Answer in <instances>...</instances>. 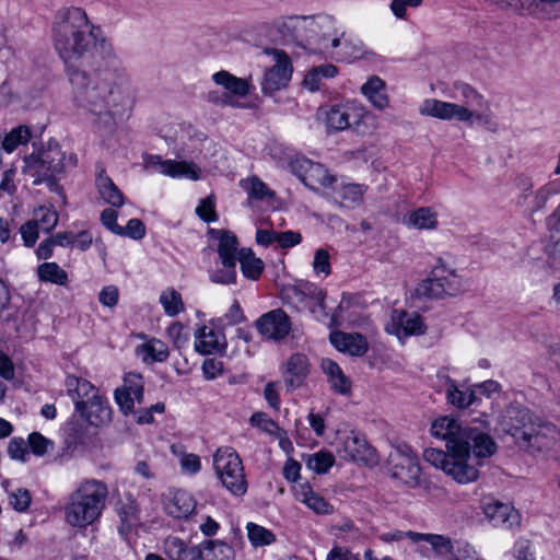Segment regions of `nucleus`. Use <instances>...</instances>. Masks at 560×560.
<instances>
[{
    "label": "nucleus",
    "mask_w": 560,
    "mask_h": 560,
    "mask_svg": "<svg viewBox=\"0 0 560 560\" xmlns=\"http://www.w3.org/2000/svg\"><path fill=\"white\" fill-rule=\"evenodd\" d=\"M249 421L252 425L257 427L270 435H275L281 429L277 422L268 417V415L265 412L253 413Z\"/></svg>",
    "instance_id": "54"
},
{
    "label": "nucleus",
    "mask_w": 560,
    "mask_h": 560,
    "mask_svg": "<svg viewBox=\"0 0 560 560\" xmlns=\"http://www.w3.org/2000/svg\"><path fill=\"white\" fill-rule=\"evenodd\" d=\"M95 187L104 202L112 207H121L125 198L116 184L106 175L103 167H98L95 178Z\"/></svg>",
    "instance_id": "31"
},
{
    "label": "nucleus",
    "mask_w": 560,
    "mask_h": 560,
    "mask_svg": "<svg viewBox=\"0 0 560 560\" xmlns=\"http://www.w3.org/2000/svg\"><path fill=\"white\" fill-rule=\"evenodd\" d=\"M500 424L518 447L529 452L548 450L555 439V427L525 407H509Z\"/></svg>",
    "instance_id": "2"
},
{
    "label": "nucleus",
    "mask_w": 560,
    "mask_h": 560,
    "mask_svg": "<svg viewBox=\"0 0 560 560\" xmlns=\"http://www.w3.org/2000/svg\"><path fill=\"white\" fill-rule=\"evenodd\" d=\"M120 236H128L132 240H141L145 235V226L139 219H130L125 228L121 226Z\"/></svg>",
    "instance_id": "60"
},
{
    "label": "nucleus",
    "mask_w": 560,
    "mask_h": 560,
    "mask_svg": "<svg viewBox=\"0 0 560 560\" xmlns=\"http://www.w3.org/2000/svg\"><path fill=\"white\" fill-rule=\"evenodd\" d=\"M404 223L418 230H434L438 226L436 212L429 207H421L408 213Z\"/></svg>",
    "instance_id": "36"
},
{
    "label": "nucleus",
    "mask_w": 560,
    "mask_h": 560,
    "mask_svg": "<svg viewBox=\"0 0 560 560\" xmlns=\"http://www.w3.org/2000/svg\"><path fill=\"white\" fill-rule=\"evenodd\" d=\"M9 504L18 512H25L32 501L31 493L25 488H13L8 491Z\"/></svg>",
    "instance_id": "52"
},
{
    "label": "nucleus",
    "mask_w": 560,
    "mask_h": 560,
    "mask_svg": "<svg viewBox=\"0 0 560 560\" xmlns=\"http://www.w3.org/2000/svg\"><path fill=\"white\" fill-rule=\"evenodd\" d=\"M136 353L144 363L164 362L170 354L166 343L155 338L138 346Z\"/></svg>",
    "instance_id": "34"
},
{
    "label": "nucleus",
    "mask_w": 560,
    "mask_h": 560,
    "mask_svg": "<svg viewBox=\"0 0 560 560\" xmlns=\"http://www.w3.org/2000/svg\"><path fill=\"white\" fill-rule=\"evenodd\" d=\"M159 302L162 305L164 313L171 317L178 315L185 310L180 293L173 288H167L162 291Z\"/></svg>",
    "instance_id": "48"
},
{
    "label": "nucleus",
    "mask_w": 560,
    "mask_h": 560,
    "mask_svg": "<svg viewBox=\"0 0 560 560\" xmlns=\"http://www.w3.org/2000/svg\"><path fill=\"white\" fill-rule=\"evenodd\" d=\"M165 176L177 179L198 180L201 177V168L192 162L170 160V166Z\"/></svg>",
    "instance_id": "41"
},
{
    "label": "nucleus",
    "mask_w": 560,
    "mask_h": 560,
    "mask_svg": "<svg viewBox=\"0 0 560 560\" xmlns=\"http://www.w3.org/2000/svg\"><path fill=\"white\" fill-rule=\"evenodd\" d=\"M119 517L121 522L119 533L121 536H126L132 528L139 525V508L135 500H129L128 503L121 506Z\"/></svg>",
    "instance_id": "47"
},
{
    "label": "nucleus",
    "mask_w": 560,
    "mask_h": 560,
    "mask_svg": "<svg viewBox=\"0 0 560 560\" xmlns=\"http://www.w3.org/2000/svg\"><path fill=\"white\" fill-rule=\"evenodd\" d=\"M313 270L316 275L324 273L325 276L330 275V255L327 249L318 248L315 250L313 260Z\"/></svg>",
    "instance_id": "55"
},
{
    "label": "nucleus",
    "mask_w": 560,
    "mask_h": 560,
    "mask_svg": "<svg viewBox=\"0 0 560 560\" xmlns=\"http://www.w3.org/2000/svg\"><path fill=\"white\" fill-rule=\"evenodd\" d=\"M335 182L336 177L331 175L322 164L315 162L312 170L308 172V175L305 176L303 183L308 188L317 190L320 187H331Z\"/></svg>",
    "instance_id": "42"
},
{
    "label": "nucleus",
    "mask_w": 560,
    "mask_h": 560,
    "mask_svg": "<svg viewBox=\"0 0 560 560\" xmlns=\"http://www.w3.org/2000/svg\"><path fill=\"white\" fill-rule=\"evenodd\" d=\"M423 0H392L390 11L397 19H406L408 8H418Z\"/></svg>",
    "instance_id": "61"
},
{
    "label": "nucleus",
    "mask_w": 560,
    "mask_h": 560,
    "mask_svg": "<svg viewBox=\"0 0 560 560\" xmlns=\"http://www.w3.org/2000/svg\"><path fill=\"white\" fill-rule=\"evenodd\" d=\"M529 18L557 20L560 18V0H529Z\"/></svg>",
    "instance_id": "38"
},
{
    "label": "nucleus",
    "mask_w": 560,
    "mask_h": 560,
    "mask_svg": "<svg viewBox=\"0 0 560 560\" xmlns=\"http://www.w3.org/2000/svg\"><path fill=\"white\" fill-rule=\"evenodd\" d=\"M448 560H483L472 546L467 542L458 545L454 550L453 557Z\"/></svg>",
    "instance_id": "64"
},
{
    "label": "nucleus",
    "mask_w": 560,
    "mask_h": 560,
    "mask_svg": "<svg viewBox=\"0 0 560 560\" xmlns=\"http://www.w3.org/2000/svg\"><path fill=\"white\" fill-rule=\"evenodd\" d=\"M412 538H416L417 542L419 541H425L428 542L432 550L435 552L439 557H445L451 556L453 557L454 553V545L450 537L439 534H422L419 533V535H412Z\"/></svg>",
    "instance_id": "40"
},
{
    "label": "nucleus",
    "mask_w": 560,
    "mask_h": 560,
    "mask_svg": "<svg viewBox=\"0 0 560 560\" xmlns=\"http://www.w3.org/2000/svg\"><path fill=\"white\" fill-rule=\"evenodd\" d=\"M294 495L296 500L318 514H329L332 512V506L323 497L315 493L307 482L298 485L294 488Z\"/></svg>",
    "instance_id": "32"
},
{
    "label": "nucleus",
    "mask_w": 560,
    "mask_h": 560,
    "mask_svg": "<svg viewBox=\"0 0 560 560\" xmlns=\"http://www.w3.org/2000/svg\"><path fill=\"white\" fill-rule=\"evenodd\" d=\"M499 11L518 16H529V0H483Z\"/></svg>",
    "instance_id": "50"
},
{
    "label": "nucleus",
    "mask_w": 560,
    "mask_h": 560,
    "mask_svg": "<svg viewBox=\"0 0 560 560\" xmlns=\"http://www.w3.org/2000/svg\"><path fill=\"white\" fill-rule=\"evenodd\" d=\"M186 544L177 538H168L165 542V550L171 560H182Z\"/></svg>",
    "instance_id": "63"
},
{
    "label": "nucleus",
    "mask_w": 560,
    "mask_h": 560,
    "mask_svg": "<svg viewBox=\"0 0 560 560\" xmlns=\"http://www.w3.org/2000/svg\"><path fill=\"white\" fill-rule=\"evenodd\" d=\"M275 27L284 42L301 44L310 39L306 32H315L316 23L305 16L280 18L275 22Z\"/></svg>",
    "instance_id": "16"
},
{
    "label": "nucleus",
    "mask_w": 560,
    "mask_h": 560,
    "mask_svg": "<svg viewBox=\"0 0 560 560\" xmlns=\"http://www.w3.org/2000/svg\"><path fill=\"white\" fill-rule=\"evenodd\" d=\"M423 458L432 466L440 468L445 472L446 464H448L451 459V452L448 450L447 452H444L439 448L429 447L424 450Z\"/></svg>",
    "instance_id": "53"
},
{
    "label": "nucleus",
    "mask_w": 560,
    "mask_h": 560,
    "mask_svg": "<svg viewBox=\"0 0 560 560\" xmlns=\"http://www.w3.org/2000/svg\"><path fill=\"white\" fill-rule=\"evenodd\" d=\"M464 441L470 450L472 448L474 455L479 462L482 458L492 456L497 451V444L493 439L478 428L466 427Z\"/></svg>",
    "instance_id": "28"
},
{
    "label": "nucleus",
    "mask_w": 560,
    "mask_h": 560,
    "mask_svg": "<svg viewBox=\"0 0 560 560\" xmlns=\"http://www.w3.org/2000/svg\"><path fill=\"white\" fill-rule=\"evenodd\" d=\"M144 383L141 375L129 373L124 378V384L115 390V400L122 413L133 412L135 404H141L143 399Z\"/></svg>",
    "instance_id": "15"
},
{
    "label": "nucleus",
    "mask_w": 560,
    "mask_h": 560,
    "mask_svg": "<svg viewBox=\"0 0 560 560\" xmlns=\"http://www.w3.org/2000/svg\"><path fill=\"white\" fill-rule=\"evenodd\" d=\"M196 213L200 219L206 222H213L218 219L215 212V202L214 199L209 196L200 201L198 207L196 208Z\"/></svg>",
    "instance_id": "57"
},
{
    "label": "nucleus",
    "mask_w": 560,
    "mask_h": 560,
    "mask_svg": "<svg viewBox=\"0 0 560 560\" xmlns=\"http://www.w3.org/2000/svg\"><path fill=\"white\" fill-rule=\"evenodd\" d=\"M335 457L330 452L319 451L307 456L306 466L316 474H325L334 465Z\"/></svg>",
    "instance_id": "51"
},
{
    "label": "nucleus",
    "mask_w": 560,
    "mask_h": 560,
    "mask_svg": "<svg viewBox=\"0 0 560 560\" xmlns=\"http://www.w3.org/2000/svg\"><path fill=\"white\" fill-rule=\"evenodd\" d=\"M264 52L271 57L273 65L266 70L261 89L266 94H272L288 86L293 73L289 55L281 49L265 48Z\"/></svg>",
    "instance_id": "13"
},
{
    "label": "nucleus",
    "mask_w": 560,
    "mask_h": 560,
    "mask_svg": "<svg viewBox=\"0 0 560 560\" xmlns=\"http://www.w3.org/2000/svg\"><path fill=\"white\" fill-rule=\"evenodd\" d=\"M247 539L253 548H264L271 546L277 540L276 534L256 523L247 522Z\"/></svg>",
    "instance_id": "43"
},
{
    "label": "nucleus",
    "mask_w": 560,
    "mask_h": 560,
    "mask_svg": "<svg viewBox=\"0 0 560 560\" xmlns=\"http://www.w3.org/2000/svg\"><path fill=\"white\" fill-rule=\"evenodd\" d=\"M32 137L30 127L20 125L8 132L2 141V149L7 153L14 152L20 145L26 144Z\"/></svg>",
    "instance_id": "46"
},
{
    "label": "nucleus",
    "mask_w": 560,
    "mask_h": 560,
    "mask_svg": "<svg viewBox=\"0 0 560 560\" xmlns=\"http://www.w3.org/2000/svg\"><path fill=\"white\" fill-rule=\"evenodd\" d=\"M454 86L460 93L462 104L428 98L421 104L419 113L441 120L471 122L475 116L472 107L482 106L483 97L467 83H456Z\"/></svg>",
    "instance_id": "4"
},
{
    "label": "nucleus",
    "mask_w": 560,
    "mask_h": 560,
    "mask_svg": "<svg viewBox=\"0 0 560 560\" xmlns=\"http://www.w3.org/2000/svg\"><path fill=\"white\" fill-rule=\"evenodd\" d=\"M485 514L495 527L512 529L521 525V514L512 505L499 501L487 503Z\"/></svg>",
    "instance_id": "23"
},
{
    "label": "nucleus",
    "mask_w": 560,
    "mask_h": 560,
    "mask_svg": "<svg viewBox=\"0 0 560 560\" xmlns=\"http://www.w3.org/2000/svg\"><path fill=\"white\" fill-rule=\"evenodd\" d=\"M32 221L40 231L49 233L58 223V213L50 206H40L34 210Z\"/></svg>",
    "instance_id": "49"
},
{
    "label": "nucleus",
    "mask_w": 560,
    "mask_h": 560,
    "mask_svg": "<svg viewBox=\"0 0 560 560\" xmlns=\"http://www.w3.org/2000/svg\"><path fill=\"white\" fill-rule=\"evenodd\" d=\"M208 236L215 243L217 252L222 265V269H218L212 272L211 280L223 284L233 283L236 278V236L230 231L218 229H209Z\"/></svg>",
    "instance_id": "7"
},
{
    "label": "nucleus",
    "mask_w": 560,
    "mask_h": 560,
    "mask_svg": "<svg viewBox=\"0 0 560 560\" xmlns=\"http://www.w3.org/2000/svg\"><path fill=\"white\" fill-rule=\"evenodd\" d=\"M431 433L435 438L446 441V450L448 445L465 443L464 433L466 427H462L455 419L450 417H441L436 419L431 425Z\"/></svg>",
    "instance_id": "29"
},
{
    "label": "nucleus",
    "mask_w": 560,
    "mask_h": 560,
    "mask_svg": "<svg viewBox=\"0 0 560 560\" xmlns=\"http://www.w3.org/2000/svg\"><path fill=\"white\" fill-rule=\"evenodd\" d=\"M385 330L401 339L411 335H422L425 332V327L419 314L393 310Z\"/></svg>",
    "instance_id": "18"
},
{
    "label": "nucleus",
    "mask_w": 560,
    "mask_h": 560,
    "mask_svg": "<svg viewBox=\"0 0 560 560\" xmlns=\"http://www.w3.org/2000/svg\"><path fill=\"white\" fill-rule=\"evenodd\" d=\"M51 38L57 54L67 65L75 106L84 112L95 133L101 137L112 135L126 102L125 72L120 68H113L89 74L73 66L94 51L115 58L112 43L79 7L62 8L56 13Z\"/></svg>",
    "instance_id": "1"
},
{
    "label": "nucleus",
    "mask_w": 560,
    "mask_h": 560,
    "mask_svg": "<svg viewBox=\"0 0 560 560\" xmlns=\"http://www.w3.org/2000/svg\"><path fill=\"white\" fill-rule=\"evenodd\" d=\"M162 504L168 516L184 520L195 512L197 503L190 492L182 489H171L164 494Z\"/></svg>",
    "instance_id": "19"
},
{
    "label": "nucleus",
    "mask_w": 560,
    "mask_h": 560,
    "mask_svg": "<svg viewBox=\"0 0 560 560\" xmlns=\"http://www.w3.org/2000/svg\"><path fill=\"white\" fill-rule=\"evenodd\" d=\"M342 458L357 463L372 464L376 460L375 450L359 433L350 432L339 450Z\"/></svg>",
    "instance_id": "21"
},
{
    "label": "nucleus",
    "mask_w": 560,
    "mask_h": 560,
    "mask_svg": "<svg viewBox=\"0 0 560 560\" xmlns=\"http://www.w3.org/2000/svg\"><path fill=\"white\" fill-rule=\"evenodd\" d=\"M75 411L79 412L84 421L94 427L104 425L112 418V408L108 400L103 396L90 404H85L83 407H79Z\"/></svg>",
    "instance_id": "30"
},
{
    "label": "nucleus",
    "mask_w": 560,
    "mask_h": 560,
    "mask_svg": "<svg viewBox=\"0 0 560 560\" xmlns=\"http://www.w3.org/2000/svg\"><path fill=\"white\" fill-rule=\"evenodd\" d=\"M390 476L409 488H427L428 481L421 476V468L416 454L410 447H397L388 456Z\"/></svg>",
    "instance_id": "10"
},
{
    "label": "nucleus",
    "mask_w": 560,
    "mask_h": 560,
    "mask_svg": "<svg viewBox=\"0 0 560 560\" xmlns=\"http://www.w3.org/2000/svg\"><path fill=\"white\" fill-rule=\"evenodd\" d=\"M329 339L336 349L351 355L361 357L369 350L366 338L359 332L332 331Z\"/></svg>",
    "instance_id": "27"
},
{
    "label": "nucleus",
    "mask_w": 560,
    "mask_h": 560,
    "mask_svg": "<svg viewBox=\"0 0 560 560\" xmlns=\"http://www.w3.org/2000/svg\"><path fill=\"white\" fill-rule=\"evenodd\" d=\"M364 192L365 187L360 184H345L336 190L340 205L348 208L360 205Z\"/></svg>",
    "instance_id": "45"
},
{
    "label": "nucleus",
    "mask_w": 560,
    "mask_h": 560,
    "mask_svg": "<svg viewBox=\"0 0 560 560\" xmlns=\"http://www.w3.org/2000/svg\"><path fill=\"white\" fill-rule=\"evenodd\" d=\"M215 85L222 91L211 90L207 94V100L219 106L240 107L245 97V80L237 78L226 70H220L211 75Z\"/></svg>",
    "instance_id": "11"
},
{
    "label": "nucleus",
    "mask_w": 560,
    "mask_h": 560,
    "mask_svg": "<svg viewBox=\"0 0 560 560\" xmlns=\"http://www.w3.org/2000/svg\"><path fill=\"white\" fill-rule=\"evenodd\" d=\"M39 228L32 221H27L20 228V234L23 240V244L26 247H33L39 236Z\"/></svg>",
    "instance_id": "59"
},
{
    "label": "nucleus",
    "mask_w": 560,
    "mask_h": 560,
    "mask_svg": "<svg viewBox=\"0 0 560 560\" xmlns=\"http://www.w3.org/2000/svg\"><path fill=\"white\" fill-rule=\"evenodd\" d=\"M277 194L258 176L247 178V206L261 209L276 208Z\"/></svg>",
    "instance_id": "24"
},
{
    "label": "nucleus",
    "mask_w": 560,
    "mask_h": 560,
    "mask_svg": "<svg viewBox=\"0 0 560 560\" xmlns=\"http://www.w3.org/2000/svg\"><path fill=\"white\" fill-rule=\"evenodd\" d=\"M225 346L223 335L212 325H203L195 332V349L201 354L220 352Z\"/></svg>",
    "instance_id": "25"
},
{
    "label": "nucleus",
    "mask_w": 560,
    "mask_h": 560,
    "mask_svg": "<svg viewBox=\"0 0 560 560\" xmlns=\"http://www.w3.org/2000/svg\"><path fill=\"white\" fill-rule=\"evenodd\" d=\"M326 292L310 281H298L293 285H289L282 290V299L289 303L294 304H304V306H308L312 312H314L313 306H318L320 312L327 316L326 305H325Z\"/></svg>",
    "instance_id": "14"
},
{
    "label": "nucleus",
    "mask_w": 560,
    "mask_h": 560,
    "mask_svg": "<svg viewBox=\"0 0 560 560\" xmlns=\"http://www.w3.org/2000/svg\"><path fill=\"white\" fill-rule=\"evenodd\" d=\"M317 119L324 122L328 132H338L355 127L364 118L363 107L354 102L327 104L318 107Z\"/></svg>",
    "instance_id": "9"
},
{
    "label": "nucleus",
    "mask_w": 560,
    "mask_h": 560,
    "mask_svg": "<svg viewBox=\"0 0 560 560\" xmlns=\"http://www.w3.org/2000/svg\"><path fill=\"white\" fill-rule=\"evenodd\" d=\"M167 337L172 340L176 348L185 346L188 341V334L183 324L176 322L167 328Z\"/></svg>",
    "instance_id": "58"
},
{
    "label": "nucleus",
    "mask_w": 560,
    "mask_h": 560,
    "mask_svg": "<svg viewBox=\"0 0 560 560\" xmlns=\"http://www.w3.org/2000/svg\"><path fill=\"white\" fill-rule=\"evenodd\" d=\"M255 325L262 336L275 340L283 339L291 330L290 318L281 308L264 314Z\"/></svg>",
    "instance_id": "20"
},
{
    "label": "nucleus",
    "mask_w": 560,
    "mask_h": 560,
    "mask_svg": "<svg viewBox=\"0 0 560 560\" xmlns=\"http://www.w3.org/2000/svg\"><path fill=\"white\" fill-rule=\"evenodd\" d=\"M448 451L451 452V459L446 464L445 474L460 485L476 481L479 478L481 462L471 456L467 443L450 444Z\"/></svg>",
    "instance_id": "12"
},
{
    "label": "nucleus",
    "mask_w": 560,
    "mask_h": 560,
    "mask_svg": "<svg viewBox=\"0 0 560 560\" xmlns=\"http://www.w3.org/2000/svg\"><path fill=\"white\" fill-rule=\"evenodd\" d=\"M144 167L151 172L165 175L170 166V160H163L162 156L156 154L147 155L143 160Z\"/></svg>",
    "instance_id": "62"
},
{
    "label": "nucleus",
    "mask_w": 560,
    "mask_h": 560,
    "mask_svg": "<svg viewBox=\"0 0 560 560\" xmlns=\"http://www.w3.org/2000/svg\"><path fill=\"white\" fill-rule=\"evenodd\" d=\"M310 373V362L305 354H291L283 365L282 376L288 392L301 387Z\"/></svg>",
    "instance_id": "22"
},
{
    "label": "nucleus",
    "mask_w": 560,
    "mask_h": 560,
    "mask_svg": "<svg viewBox=\"0 0 560 560\" xmlns=\"http://www.w3.org/2000/svg\"><path fill=\"white\" fill-rule=\"evenodd\" d=\"M361 92L377 109H385L389 104V98L386 94V84L377 75L371 77L361 86Z\"/></svg>",
    "instance_id": "33"
},
{
    "label": "nucleus",
    "mask_w": 560,
    "mask_h": 560,
    "mask_svg": "<svg viewBox=\"0 0 560 560\" xmlns=\"http://www.w3.org/2000/svg\"><path fill=\"white\" fill-rule=\"evenodd\" d=\"M465 290L462 277L455 270H450L445 265L439 264L433 268L432 276L418 285L417 293L429 299H442L458 295Z\"/></svg>",
    "instance_id": "8"
},
{
    "label": "nucleus",
    "mask_w": 560,
    "mask_h": 560,
    "mask_svg": "<svg viewBox=\"0 0 560 560\" xmlns=\"http://www.w3.org/2000/svg\"><path fill=\"white\" fill-rule=\"evenodd\" d=\"M265 269L264 261L256 257L252 248L247 247V279L258 280Z\"/></svg>",
    "instance_id": "56"
},
{
    "label": "nucleus",
    "mask_w": 560,
    "mask_h": 560,
    "mask_svg": "<svg viewBox=\"0 0 560 560\" xmlns=\"http://www.w3.org/2000/svg\"><path fill=\"white\" fill-rule=\"evenodd\" d=\"M38 279L57 285L68 283V273L57 262H43L37 267Z\"/></svg>",
    "instance_id": "44"
},
{
    "label": "nucleus",
    "mask_w": 560,
    "mask_h": 560,
    "mask_svg": "<svg viewBox=\"0 0 560 560\" xmlns=\"http://www.w3.org/2000/svg\"><path fill=\"white\" fill-rule=\"evenodd\" d=\"M518 186L522 192L518 195L516 203L530 214L542 210L549 198L556 194L551 184L544 185L536 191H532L533 183L528 178H521Z\"/></svg>",
    "instance_id": "17"
},
{
    "label": "nucleus",
    "mask_w": 560,
    "mask_h": 560,
    "mask_svg": "<svg viewBox=\"0 0 560 560\" xmlns=\"http://www.w3.org/2000/svg\"><path fill=\"white\" fill-rule=\"evenodd\" d=\"M170 450L172 455L176 457L182 474L195 476L201 470V459L199 455L188 453L182 444H172Z\"/></svg>",
    "instance_id": "35"
},
{
    "label": "nucleus",
    "mask_w": 560,
    "mask_h": 560,
    "mask_svg": "<svg viewBox=\"0 0 560 560\" xmlns=\"http://www.w3.org/2000/svg\"><path fill=\"white\" fill-rule=\"evenodd\" d=\"M66 386L69 396L74 402L75 410L102 396L91 382L77 376H68Z\"/></svg>",
    "instance_id": "26"
},
{
    "label": "nucleus",
    "mask_w": 560,
    "mask_h": 560,
    "mask_svg": "<svg viewBox=\"0 0 560 560\" xmlns=\"http://www.w3.org/2000/svg\"><path fill=\"white\" fill-rule=\"evenodd\" d=\"M66 159L57 147L33 152L24 158L22 172L34 185L45 184L51 191H61L57 176L63 172Z\"/></svg>",
    "instance_id": "5"
},
{
    "label": "nucleus",
    "mask_w": 560,
    "mask_h": 560,
    "mask_svg": "<svg viewBox=\"0 0 560 560\" xmlns=\"http://www.w3.org/2000/svg\"><path fill=\"white\" fill-rule=\"evenodd\" d=\"M213 467L222 485L233 494L245 493L244 466L238 454L231 447H220L213 455Z\"/></svg>",
    "instance_id": "6"
},
{
    "label": "nucleus",
    "mask_w": 560,
    "mask_h": 560,
    "mask_svg": "<svg viewBox=\"0 0 560 560\" xmlns=\"http://www.w3.org/2000/svg\"><path fill=\"white\" fill-rule=\"evenodd\" d=\"M108 488L97 479H83L69 494L65 520L71 527L84 529L97 522L106 506Z\"/></svg>",
    "instance_id": "3"
},
{
    "label": "nucleus",
    "mask_w": 560,
    "mask_h": 560,
    "mask_svg": "<svg viewBox=\"0 0 560 560\" xmlns=\"http://www.w3.org/2000/svg\"><path fill=\"white\" fill-rule=\"evenodd\" d=\"M200 560H234L233 548L221 540H206L200 544Z\"/></svg>",
    "instance_id": "37"
},
{
    "label": "nucleus",
    "mask_w": 560,
    "mask_h": 560,
    "mask_svg": "<svg viewBox=\"0 0 560 560\" xmlns=\"http://www.w3.org/2000/svg\"><path fill=\"white\" fill-rule=\"evenodd\" d=\"M446 398L447 401L459 408L465 409L472 405L475 401V393L471 389H460L456 382L446 376Z\"/></svg>",
    "instance_id": "39"
}]
</instances>
